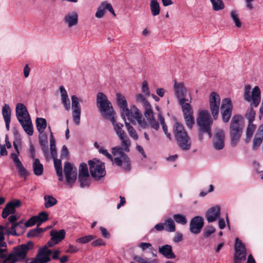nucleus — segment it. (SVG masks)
<instances>
[{"label":"nucleus","instance_id":"f704fd0d","mask_svg":"<svg viewBox=\"0 0 263 263\" xmlns=\"http://www.w3.org/2000/svg\"><path fill=\"white\" fill-rule=\"evenodd\" d=\"M65 234V231L63 229L60 230L59 231L55 230H52L50 231V236L52 240H54L57 243H59L64 239Z\"/></svg>","mask_w":263,"mask_h":263},{"label":"nucleus","instance_id":"4be33fe9","mask_svg":"<svg viewBox=\"0 0 263 263\" xmlns=\"http://www.w3.org/2000/svg\"><path fill=\"white\" fill-rule=\"evenodd\" d=\"M204 226V220L202 217L197 216L193 218L190 221L189 230L190 232L193 234H199Z\"/></svg>","mask_w":263,"mask_h":263},{"label":"nucleus","instance_id":"7ed1b4c3","mask_svg":"<svg viewBox=\"0 0 263 263\" xmlns=\"http://www.w3.org/2000/svg\"><path fill=\"white\" fill-rule=\"evenodd\" d=\"M15 113L16 118L25 132L29 136H32L33 134V124L26 107L23 103L17 104Z\"/></svg>","mask_w":263,"mask_h":263},{"label":"nucleus","instance_id":"9b49d317","mask_svg":"<svg viewBox=\"0 0 263 263\" xmlns=\"http://www.w3.org/2000/svg\"><path fill=\"white\" fill-rule=\"evenodd\" d=\"M50 154L54 159V166L57 175L58 176V179L59 181H63L64 178L63 176L62 162L61 160L56 158L57 152L55 146V139L51 132H50Z\"/></svg>","mask_w":263,"mask_h":263},{"label":"nucleus","instance_id":"bf43d9fd","mask_svg":"<svg viewBox=\"0 0 263 263\" xmlns=\"http://www.w3.org/2000/svg\"><path fill=\"white\" fill-rule=\"evenodd\" d=\"M164 230H165L164 224L162 222H160L156 224L155 227L151 230L150 232L153 233L155 231L159 232L162 231Z\"/></svg>","mask_w":263,"mask_h":263},{"label":"nucleus","instance_id":"8fccbe9b","mask_svg":"<svg viewBox=\"0 0 263 263\" xmlns=\"http://www.w3.org/2000/svg\"><path fill=\"white\" fill-rule=\"evenodd\" d=\"M144 108L145 109L144 115L148 121L154 118L153 111L151 104L148 105L147 107L146 106Z\"/></svg>","mask_w":263,"mask_h":263},{"label":"nucleus","instance_id":"a211bd4d","mask_svg":"<svg viewBox=\"0 0 263 263\" xmlns=\"http://www.w3.org/2000/svg\"><path fill=\"white\" fill-rule=\"evenodd\" d=\"M220 104V97L218 93L212 92L209 96V105L211 112L214 119L218 117L219 106Z\"/></svg>","mask_w":263,"mask_h":263},{"label":"nucleus","instance_id":"aec40b11","mask_svg":"<svg viewBox=\"0 0 263 263\" xmlns=\"http://www.w3.org/2000/svg\"><path fill=\"white\" fill-rule=\"evenodd\" d=\"M233 106L230 99L225 98L222 100L221 110L222 120L224 122H228L231 116Z\"/></svg>","mask_w":263,"mask_h":263},{"label":"nucleus","instance_id":"774afa93","mask_svg":"<svg viewBox=\"0 0 263 263\" xmlns=\"http://www.w3.org/2000/svg\"><path fill=\"white\" fill-rule=\"evenodd\" d=\"M16 261H17L12 256V255L11 254H9L8 257L4 261V263H15Z\"/></svg>","mask_w":263,"mask_h":263},{"label":"nucleus","instance_id":"ea45409f","mask_svg":"<svg viewBox=\"0 0 263 263\" xmlns=\"http://www.w3.org/2000/svg\"><path fill=\"white\" fill-rule=\"evenodd\" d=\"M256 129V125L253 124V123H249L246 132V138L245 139L246 143H249L250 139Z\"/></svg>","mask_w":263,"mask_h":263},{"label":"nucleus","instance_id":"1a4fd4ad","mask_svg":"<svg viewBox=\"0 0 263 263\" xmlns=\"http://www.w3.org/2000/svg\"><path fill=\"white\" fill-rule=\"evenodd\" d=\"M197 123L199 126V130L201 133H206L209 138H211V127L213 124V120L210 112L207 110H199L197 118Z\"/></svg>","mask_w":263,"mask_h":263},{"label":"nucleus","instance_id":"4468645a","mask_svg":"<svg viewBox=\"0 0 263 263\" xmlns=\"http://www.w3.org/2000/svg\"><path fill=\"white\" fill-rule=\"evenodd\" d=\"M141 113V112L135 105H132L130 106L129 108L128 107L123 110L121 115L125 123L127 122L126 120H128L133 124H136V119L140 117Z\"/></svg>","mask_w":263,"mask_h":263},{"label":"nucleus","instance_id":"69168bd1","mask_svg":"<svg viewBox=\"0 0 263 263\" xmlns=\"http://www.w3.org/2000/svg\"><path fill=\"white\" fill-rule=\"evenodd\" d=\"M99 153L102 154V155L105 156L108 159H109L110 161L111 160L113 155L112 154H110L108 153V151L104 148L99 149Z\"/></svg>","mask_w":263,"mask_h":263},{"label":"nucleus","instance_id":"4c0bfd02","mask_svg":"<svg viewBox=\"0 0 263 263\" xmlns=\"http://www.w3.org/2000/svg\"><path fill=\"white\" fill-rule=\"evenodd\" d=\"M164 224L165 230L168 232H174L176 231V225L174 220L171 218L166 219Z\"/></svg>","mask_w":263,"mask_h":263},{"label":"nucleus","instance_id":"5fc2aeb1","mask_svg":"<svg viewBox=\"0 0 263 263\" xmlns=\"http://www.w3.org/2000/svg\"><path fill=\"white\" fill-rule=\"evenodd\" d=\"M142 92L146 97L150 96V91L147 81H144L142 83Z\"/></svg>","mask_w":263,"mask_h":263},{"label":"nucleus","instance_id":"680f3d73","mask_svg":"<svg viewBox=\"0 0 263 263\" xmlns=\"http://www.w3.org/2000/svg\"><path fill=\"white\" fill-rule=\"evenodd\" d=\"M105 245V242L101 238L94 240L91 243V245L93 247L104 246Z\"/></svg>","mask_w":263,"mask_h":263},{"label":"nucleus","instance_id":"79ce46f5","mask_svg":"<svg viewBox=\"0 0 263 263\" xmlns=\"http://www.w3.org/2000/svg\"><path fill=\"white\" fill-rule=\"evenodd\" d=\"M150 7L153 15L156 16L160 13L159 4L157 0H151Z\"/></svg>","mask_w":263,"mask_h":263},{"label":"nucleus","instance_id":"a19ab883","mask_svg":"<svg viewBox=\"0 0 263 263\" xmlns=\"http://www.w3.org/2000/svg\"><path fill=\"white\" fill-rule=\"evenodd\" d=\"M145 96L142 93H138L136 96L135 101L137 103H140L144 108L150 105L149 103L146 100Z\"/></svg>","mask_w":263,"mask_h":263},{"label":"nucleus","instance_id":"c756f323","mask_svg":"<svg viewBox=\"0 0 263 263\" xmlns=\"http://www.w3.org/2000/svg\"><path fill=\"white\" fill-rule=\"evenodd\" d=\"M2 113L5 123L6 128L8 131L11 122V109L8 104H4L2 108Z\"/></svg>","mask_w":263,"mask_h":263},{"label":"nucleus","instance_id":"c03bdc74","mask_svg":"<svg viewBox=\"0 0 263 263\" xmlns=\"http://www.w3.org/2000/svg\"><path fill=\"white\" fill-rule=\"evenodd\" d=\"M95 238L96 236L95 235H88L77 239L76 242L78 243L84 245L90 242Z\"/></svg>","mask_w":263,"mask_h":263},{"label":"nucleus","instance_id":"20e7f679","mask_svg":"<svg viewBox=\"0 0 263 263\" xmlns=\"http://www.w3.org/2000/svg\"><path fill=\"white\" fill-rule=\"evenodd\" d=\"M242 117L239 115L234 116L230 123V136L231 144L233 147L236 146L242 134L244 124L242 121Z\"/></svg>","mask_w":263,"mask_h":263},{"label":"nucleus","instance_id":"e433bc0d","mask_svg":"<svg viewBox=\"0 0 263 263\" xmlns=\"http://www.w3.org/2000/svg\"><path fill=\"white\" fill-rule=\"evenodd\" d=\"M125 125L129 136L134 140H138L139 136L137 132L130 123L129 122H125Z\"/></svg>","mask_w":263,"mask_h":263},{"label":"nucleus","instance_id":"cd10ccee","mask_svg":"<svg viewBox=\"0 0 263 263\" xmlns=\"http://www.w3.org/2000/svg\"><path fill=\"white\" fill-rule=\"evenodd\" d=\"M64 22L68 28H71L77 25L78 23V14L75 11H72L65 14Z\"/></svg>","mask_w":263,"mask_h":263},{"label":"nucleus","instance_id":"13d9d810","mask_svg":"<svg viewBox=\"0 0 263 263\" xmlns=\"http://www.w3.org/2000/svg\"><path fill=\"white\" fill-rule=\"evenodd\" d=\"M39 223L37 217L36 216H33L30 218L25 223V225L26 227H30L34 225L35 223Z\"/></svg>","mask_w":263,"mask_h":263},{"label":"nucleus","instance_id":"473e14b6","mask_svg":"<svg viewBox=\"0 0 263 263\" xmlns=\"http://www.w3.org/2000/svg\"><path fill=\"white\" fill-rule=\"evenodd\" d=\"M116 101L121 113L123 110L128 108V104L125 97L121 93L118 92L116 95Z\"/></svg>","mask_w":263,"mask_h":263},{"label":"nucleus","instance_id":"39448f33","mask_svg":"<svg viewBox=\"0 0 263 263\" xmlns=\"http://www.w3.org/2000/svg\"><path fill=\"white\" fill-rule=\"evenodd\" d=\"M35 123L37 130L40 134L39 136L40 145L45 157L46 159H48L50 157V154L48 152V137L44 132L47 127L46 120L44 118H37L35 120Z\"/></svg>","mask_w":263,"mask_h":263},{"label":"nucleus","instance_id":"423d86ee","mask_svg":"<svg viewBox=\"0 0 263 263\" xmlns=\"http://www.w3.org/2000/svg\"><path fill=\"white\" fill-rule=\"evenodd\" d=\"M174 134L179 147L184 151L190 149L191 141L182 124L176 122L174 125Z\"/></svg>","mask_w":263,"mask_h":263},{"label":"nucleus","instance_id":"3c124183","mask_svg":"<svg viewBox=\"0 0 263 263\" xmlns=\"http://www.w3.org/2000/svg\"><path fill=\"white\" fill-rule=\"evenodd\" d=\"M138 123L140 128L145 129L147 127L148 124L146 120L142 117V113L140 114V117L136 119V124Z\"/></svg>","mask_w":263,"mask_h":263},{"label":"nucleus","instance_id":"37998d69","mask_svg":"<svg viewBox=\"0 0 263 263\" xmlns=\"http://www.w3.org/2000/svg\"><path fill=\"white\" fill-rule=\"evenodd\" d=\"M174 221L178 224L185 225L187 223V218L186 216L181 214H176L173 215Z\"/></svg>","mask_w":263,"mask_h":263},{"label":"nucleus","instance_id":"c85d7f7f","mask_svg":"<svg viewBox=\"0 0 263 263\" xmlns=\"http://www.w3.org/2000/svg\"><path fill=\"white\" fill-rule=\"evenodd\" d=\"M158 252L167 259H174L176 257L175 254L173 252L172 247L169 245L159 247Z\"/></svg>","mask_w":263,"mask_h":263},{"label":"nucleus","instance_id":"4d7b16f0","mask_svg":"<svg viewBox=\"0 0 263 263\" xmlns=\"http://www.w3.org/2000/svg\"><path fill=\"white\" fill-rule=\"evenodd\" d=\"M138 246L141 248L142 251H145L146 250H149L151 251L153 249L152 244L148 242H141L140 243Z\"/></svg>","mask_w":263,"mask_h":263},{"label":"nucleus","instance_id":"bb28decb","mask_svg":"<svg viewBox=\"0 0 263 263\" xmlns=\"http://www.w3.org/2000/svg\"><path fill=\"white\" fill-rule=\"evenodd\" d=\"M206 219L209 223L216 221L220 216V207L216 205L210 208L206 213Z\"/></svg>","mask_w":263,"mask_h":263},{"label":"nucleus","instance_id":"338daca9","mask_svg":"<svg viewBox=\"0 0 263 263\" xmlns=\"http://www.w3.org/2000/svg\"><path fill=\"white\" fill-rule=\"evenodd\" d=\"M79 249L76 246L69 244L68 246V249L66 251V252L72 254L77 253Z\"/></svg>","mask_w":263,"mask_h":263},{"label":"nucleus","instance_id":"c9c22d12","mask_svg":"<svg viewBox=\"0 0 263 263\" xmlns=\"http://www.w3.org/2000/svg\"><path fill=\"white\" fill-rule=\"evenodd\" d=\"M33 170L34 174L36 176H41L43 172V165L41 163L39 159H34L32 164Z\"/></svg>","mask_w":263,"mask_h":263},{"label":"nucleus","instance_id":"09e8293b","mask_svg":"<svg viewBox=\"0 0 263 263\" xmlns=\"http://www.w3.org/2000/svg\"><path fill=\"white\" fill-rule=\"evenodd\" d=\"M79 179L82 187L88 186L90 184L89 176H79Z\"/></svg>","mask_w":263,"mask_h":263},{"label":"nucleus","instance_id":"e2e57ef3","mask_svg":"<svg viewBox=\"0 0 263 263\" xmlns=\"http://www.w3.org/2000/svg\"><path fill=\"white\" fill-rule=\"evenodd\" d=\"M148 123L151 126V127L154 129L157 130L159 128V124L158 122H157L154 118L152 120H149Z\"/></svg>","mask_w":263,"mask_h":263},{"label":"nucleus","instance_id":"dca6fc26","mask_svg":"<svg viewBox=\"0 0 263 263\" xmlns=\"http://www.w3.org/2000/svg\"><path fill=\"white\" fill-rule=\"evenodd\" d=\"M235 253H234V263H241L246 259L247 253L245 245L239 238L235 239Z\"/></svg>","mask_w":263,"mask_h":263},{"label":"nucleus","instance_id":"f257e3e1","mask_svg":"<svg viewBox=\"0 0 263 263\" xmlns=\"http://www.w3.org/2000/svg\"><path fill=\"white\" fill-rule=\"evenodd\" d=\"M251 86L249 85H246L244 88V99L248 102L252 103L250 107L248 109L246 117L249 121V123H253L254 121L256 113L253 110L252 106L257 107L261 100V92L258 86H256L254 87L251 93Z\"/></svg>","mask_w":263,"mask_h":263},{"label":"nucleus","instance_id":"de8ad7c7","mask_svg":"<svg viewBox=\"0 0 263 263\" xmlns=\"http://www.w3.org/2000/svg\"><path fill=\"white\" fill-rule=\"evenodd\" d=\"M158 118H159L160 123L162 125V127L164 133L166 135L167 138H168L170 139H171V135L170 133H168L167 132V127L166 125L165 124L164 119L162 116L161 114H158Z\"/></svg>","mask_w":263,"mask_h":263},{"label":"nucleus","instance_id":"f3484780","mask_svg":"<svg viewBox=\"0 0 263 263\" xmlns=\"http://www.w3.org/2000/svg\"><path fill=\"white\" fill-rule=\"evenodd\" d=\"M13 146L16 152V153H12L11 154V158L12 159L15 166L17 168L18 174L21 177H25L28 173L26 170L23 166L22 163L20 161L18 155L20 154L18 145L20 144L19 141H14Z\"/></svg>","mask_w":263,"mask_h":263},{"label":"nucleus","instance_id":"72a5a7b5","mask_svg":"<svg viewBox=\"0 0 263 263\" xmlns=\"http://www.w3.org/2000/svg\"><path fill=\"white\" fill-rule=\"evenodd\" d=\"M17 219V217L15 215H11L10 216L8 220L9 222L11 223V227L9 228V224L7 223L5 228L6 229H9V230L8 231V233L13 235H17L16 233V229L20 225V223L15 222Z\"/></svg>","mask_w":263,"mask_h":263},{"label":"nucleus","instance_id":"2eb2a0df","mask_svg":"<svg viewBox=\"0 0 263 263\" xmlns=\"http://www.w3.org/2000/svg\"><path fill=\"white\" fill-rule=\"evenodd\" d=\"M33 247V243L31 241H29L27 243L14 248L13 252L10 254L17 261L22 260L25 259L27 252L32 249Z\"/></svg>","mask_w":263,"mask_h":263},{"label":"nucleus","instance_id":"ddd939ff","mask_svg":"<svg viewBox=\"0 0 263 263\" xmlns=\"http://www.w3.org/2000/svg\"><path fill=\"white\" fill-rule=\"evenodd\" d=\"M64 173L66 182L70 187H72L77 178V169L69 162H66L64 165Z\"/></svg>","mask_w":263,"mask_h":263},{"label":"nucleus","instance_id":"a18cd8bd","mask_svg":"<svg viewBox=\"0 0 263 263\" xmlns=\"http://www.w3.org/2000/svg\"><path fill=\"white\" fill-rule=\"evenodd\" d=\"M211 2L213 8L215 11L222 10L224 8V5L221 0H210Z\"/></svg>","mask_w":263,"mask_h":263},{"label":"nucleus","instance_id":"393cba45","mask_svg":"<svg viewBox=\"0 0 263 263\" xmlns=\"http://www.w3.org/2000/svg\"><path fill=\"white\" fill-rule=\"evenodd\" d=\"M21 204V202L19 200H15L7 203L3 210L2 214V217L6 218L10 214L14 213L15 208L20 206Z\"/></svg>","mask_w":263,"mask_h":263},{"label":"nucleus","instance_id":"f8f14e48","mask_svg":"<svg viewBox=\"0 0 263 263\" xmlns=\"http://www.w3.org/2000/svg\"><path fill=\"white\" fill-rule=\"evenodd\" d=\"M90 173L97 179H100L106 175L105 164L102 161L94 159L88 162Z\"/></svg>","mask_w":263,"mask_h":263},{"label":"nucleus","instance_id":"0eeeda50","mask_svg":"<svg viewBox=\"0 0 263 263\" xmlns=\"http://www.w3.org/2000/svg\"><path fill=\"white\" fill-rule=\"evenodd\" d=\"M97 105L102 116L105 119H109L115 112L111 102L108 100L107 96L102 92H98L97 95Z\"/></svg>","mask_w":263,"mask_h":263},{"label":"nucleus","instance_id":"a878e982","mask_svg":"<svg viewBox=\"0 0 263 263\" xmlns=\"http://www.w3.org/2000/svg\"><path fill=\"white\" fill-rule=\"evenodd\" d=\"M106 10H108L114 15H116L111 5L106 2H103L98 7V10L96 12L95 16L98 18H102L105 13Z\"/></svg>","mask_w":263,"mask_h":263},{"label":"nucleus","instance_id":"6ab92c4d","mask_svg":"<svg viewBox=\"0 0 263 263\" xmlns=\"http://www.w3.org/2000/svg\"><path fill=\"white\" fill-rule=\"evenodd\" d=\"M71 109L73 121L77 125H79L80 123L81 108L79 99L76 95L71 96Z\"/></svg>","mask_w":263,"mask_h":263},{"label":"nucleus","instance_id":"6e6552de","mask_svg":"<svg viewBox=\"0 0 263 263\" xmlns=\"http://www.w3.org/2000/svg\"><path fill=\"white\" fill-rule=\"evenodd\" d=\"M173 89L175 96L181 106L190 104L191 103L192 98L191 92H189L190 99L186 98L189 90L185 86L184 82H178L175 80L174 81Z\"/></svg>","mask_w":263,"mask_h":263},{"label":"nucleus","instance_id":"864d4df0","mask_svg":"<svg viewBox=\"0 0 263 263\" xmlns=\"http://www.w3.org/2000/svg\"><path fill=\"white\" fill-rule=\"evenodd\" d=\"M37 217V220L39 222L37 225L41 224L42 222L46 221L48 219V214L46 212H42L39 214L37 216H35Z\"/></svg>","mask_w":263,"mask_h":263},{"label":"nucleus","instance_id":"f03ea898","mask_svg":"<svg viewBox=\"0 0 263 263\" xmlns=\"http://www.w3.org/2000/svg\"><path fill=\"white\" fill-rule=\"evenodd\" d=\"M128 149L123 145H117L111 148L113 157L111 160L113 164L125 171H128L130 168L131 161L127 153L130 152V147Z\"/></svg>","mask_w":263,"mask_h":263},{"label":"nucleus","instance_id":"2f4dec72","mask_svg":"<svg viewBox=\"0 0 263 263\" xmlns=\"http://www.w3.org/2000/svg\"><path fill=\"white\" fill-rule=\"evenodd\" d=\"M60 91L61 96V102L67 111L70 109V102L68 98L67 92L63 86H61Z\"/></svg>","mask_w":263,"mask_h":263},{"label":"nucleus","instance_id":"6e6d98bb","mask_svg":"<svg viewBox=\"0 0 263 263\" xmlns=\"http://www.w3.org/2000/svg\"><path fill=\"white\" fill-rule=\"evenodd\" d=\"M215 232V229L212 226H209L204 229L203 232V236L205 238H208Z\"/></svg>","mask_w":263,"mask_h":263},{"label":"nucleus","instance_id":"052dcab7","mask_svg":"<svg viewBox=\"0 0 263 263\" xmlns=\"http://www.w3.org/2000/svg\"><path fill=\"white\" fill-rule=\"evenodd\" d=\"M42 232H43V230L41 228L33 229L28 233L27 236L28 237H35L39 234L41 233Z\"/></svg>","mask_w":263,"mask_h":263},{"label":"nucleus","instance_id":"603ef678","mask_svg":"<svg viewBox=\"0 0 263 263\" xmlns=\"http://www.w3.org/2000/svg\"><path fill=\"white\" fill-rule=\"evenodd\" d=\"M89 176L87 165L84 163L80 164L79 166V176Z\"/></svg>","mask_w":263,"mask_h":263},{"label":"nucleus","instance_id":"0e129e2a","mask_svg":"<svg viewBox=\"0 0 263 263\" xmlns=\"http://www.w3.org/2000/svg\"><path fill=\"white\" fill-rule=\"evenodd\" d=\"M183 240V235L179 232H176L173 238V241L175 243H178Z\"/></svg>","mask_w":263,"mask_h":263},{"label":"nucleus","instance_id":"9d476101","mask_svg":"<svg viewBox=\"0 0 263 263\" xmlns=\"http://www.w3.org/2000/svg\"><path fill=\"white\" fill-rule=\"evenodd\" d=\"M115 115H113L110 117L108 120H110L112 124L114 130L119 139L121 144L123 145L126 149H128V146L131 145V141L129 138L127 137L126 134L123 129V124L121 123L118 122L116 121Z\"/></svg>","mask_w":263,"mask_h":263},{"label":"nucleus","instance_id":"412c9836","mask_svg":"<svg viewBox=\"0 0 263 263\" xmlns=\"http://www.w3.org/2000/svg\"><path fill=\"white\" fill-rule=\"evenodd\" d=\"M52 251L48 249L47 246L39 249L36 256L32 259V263H47L50 260V255Z\"/></svg>","mask_w":263,"mask_h":263},{"label":"nucleus","instance_id":"5701e85b","mask_svg":"<svg viewBox=\"0 0 263 263\" xmlns=\"http://www.w3.org/2000/svg\"><path fill=\"white\" fill-rule=\"evenodd\" d=\"M181 109L183 114L186 126L191 128L194 124V118L193 117V110L191 104L182 106Z\"/></svg>","mask_w":263,"mask_h":263},{"label":"nucleus","instance_id":"b1692460","mask_svg":"<svg viewBox=\"0 0 263 263\" xmlns=\"http://www.w3.org/2000/svg\"><path fill=\"white\" fill-rule=\"evenodd\" d=\"M225 135L221 129L217 130L213 139V146L217 150H221L224 146Z\"/></svg>","mask_w":263,"mask_h":263},{"label":"nucleus","instance_id":"58836bf2","mask_svg":"<svg viewBox=\"0 0 263 263\" xmlns=\"http://www.w3.org/2000/svg\"><path fill=\"white\" fill-rule=\"evenodd\" d=\"M44 199L45 207L47 209L55 205L58 202L57 200L53 196L50 195H45Z\"/></svg>","mask_w":263,"mask_h":263},{"label":"nucleus","instance_id":"7c9ffc66","mask_svg":"<svg viewBox=\"0 0 263 263\" xmlns=\"http://www.w3.org/2000/svg\"><path fill=\"white\" fill-rule=\"evenodd\" d=\"M263 140V124L259 127L253 141L252 149L255 151L258 149Z\"/></svg>","mask_w":263,"mask_h":263},{"label":"nucleus","instance_id":"49530a36","mask_svg":"<svg viewBox=\"0 0 263 263\" xmlns=\"http://www.w3.org/2000/svg\"><path fill=\"white\" fill-rule=\"evenodd\" d=\"M230 16L233 22L235 24L236 26L238 28H240L241 26V23L238 17L237 11L235 10H232L230 12Z\"/></svg>","mask_w":263,"mask_h":263}]
</instances>
